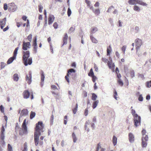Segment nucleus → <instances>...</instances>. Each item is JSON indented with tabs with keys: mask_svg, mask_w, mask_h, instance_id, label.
<instances>
[{
	"mask_svg": "<svg viewBox=\"0 0 151 151\" xmlns=\"http://www.w3.org/2000/svg\"><path fill=\"white\" fill-rule=\"evenodd\" d=\"M58 24L56 22H55L53 24V26L55 29L58 28Z\"/></svg>",
	"mask_w": 151,
	"mask_h": 151,
	"instance_id": "nucleus-61",
	"label": "nucleus"
},
{
	"mask_svg": "<svg viewBox=\"0 0 151 151\" xmlns=\"http://www.w3.org/2000/svg\"><path fill=\"white\" fill-rule=\"evenodd\" d=\"M131 113L134 116V126L136 127H137L139 125H140L141 122L140 116L136 114L135 110L133 109L132 110Z\"/></svg>",
	"mask_w": 151,
	"mask_h": 151,
	"instance_id": "nucleus-3",
	"label": "nucleus"
},
{
	"mask_svg": "<svg viewBox=\"0 0 151 151\" xmlns=\"http://www.w3.org/2000/svg\"><path fill=\"white\" fill-rule=\"evenodd\" d=\"M72 137L73 139V142L75 143L76 142L77 140V138L76 134L74 132H73L72 134Z\"/></svg>",
	"mask_w": 151,
	"mask_h": 151,
	"instance_id": "nucleus-31",
	"label": "nucleus"
},
{
	"mask_svg": "<svg viewBox=\"0 0 151 151\" xmlns=\"http://www.w3.org/2000/svg\"><path fill=\"white\" fill-rule=\"evenodd\" d=\"M28 114V111L27 109H24L21 111V113L20 115L19 119L21 117H22L23 116H26Z\"/></svg>",
	"mask_w": 151,
	"mask_h": 151,
	"instance_id": "nucleus-10",
	"label": "nucleus"
},
{
	"mask_svg": "<svg viewBox=\"0 0 151 151\" xmlns=\"http://www.w3.org/2000/svg\"><path fill=\"white\" fill-rule=\"evenodd\" d=\"M27 142H25L24 144V149L22 151H27Z\"/></svg>",
	"mask_w": 151,
	"mask_h": 151,
	"instance_id": "nucleus-36",
	"label": "nucleus"
},
{
	"mask_svg": "<svg viewBox=\"0 0 151 151\" xmlns=\"http://www.w3.org/2000/svg\"><path fill=\"white\" fill-rule=\"evenodd\" d=\"M41 74V83H40L41 86L42 87L44 85V81L45 80V76L44 74V72L43 70H41L40 71Z\"/></svg>",
	"mask_w": 151,
	"mask_h": 151,
	"instance_id": "nucleus-11",
	"label": "nucleus"
},
{
	"mask_svg": "<svg viewBox=\"0 0 151 151\" xmlns=\"http://www.w3.org/2000/svg\"><path fill=\"white\" fill-rule=\"evenodd\" d=\"M76 70L73 68H71L68 71V75L69 76V75L71 73H75L76 72Z\"/></svg>",
	"mask_w": 151,
	"mask_h": 151,
	"instance_id": "nucleus-24",
	"label": "nucleus"
},
{
	"mask_svg": "<svg viewBox=\"0 0 151 151\" xmlns=\"http://www.w3.org/2000/svg\"><path fill=\"white\" fill-rule=\"evenodd\" d=\"M126 48V46L125 45H124V46H123V47L122 48V52H123V53L124 54H125Z\"/></svg>",
	"mask_w": 151,
	"mask_h": 151,
	"instance_id": "nucleus-56",
	"label": "nucleus"
},
{
	"mask_svg": "<svg viewBox=\"0 0 151 151\" xmlns=\"http://www.w3.org/2000/svg\"><path fill=\"white\" fill-rule=\"evenodd\" d=\"M117 82L118 84L121 86H122L123 85L124 83L122 80L121 79H119L117 81Z\"/></svg>",
	"mask_w": 151,
	"mask_h": 151,
	"instance_id": "nucleus-35",
	"label": "nucleus"
},
{
	"mask_svg": "<svg viewBox=\"0 0 151 151\" xmlns=\"http://www.w3.org/2000/svg\"><path fill=\"white\" fill-rule=\"evenodd\" d=\"M102 60L105 63H107V64H108V60L107 59L104 58H101Z\"/></svg>",
	"mask_w": 151,
	"mask_h": 151,
	"instance_id": "nucleus-49",
	"label": "nucleus"
},
{
	"mask_svg": "<svg viewBox=\"0 0 151 151\" xmlns=\"http://www.w3.org/2000/svg\"><path fill=\"white\" fill-rule=\"evenodd\" d=\"M114 7L112 5L108 9L107 11V12H110L111 11V10L112 9L114 8Z\"/></svg>",
	"mask_w": 151,
	"mask_h": 151,
	"instance_id": "nucleus-59",
	"label": "nucleus"
},
{
	"mask_svg": "<svg viewBox=\"0 0 151 151\" xmlns=\"http://www.w3.org/2000/svg\"><path fill=\"white\" fill-rule=\"evenodd\" d=\"M91 99L94 101H96V100L97 97V95L95 93H92Z\"/></svg>",
	"mask_w": 151,
	"mask_h": 151,
	"instance_id": "nucleus-29",
	"label": "nucleus"
},
{
	"mask_svg": "<svg viewBox=\"0 0 151 151\" xmlns=\"http://www.w3.org/2000/svg\"><path fill=\"white\" fill-rule=\"evenodd\" d=\"M20 128L18 124V123H16V125L15 127V130L16 132L19 129H20Z\"/></svg>",
	"mask_w": 151,
	"mask_h": 151,
	"instance_id": "nucleus-55",
	"label": "nucleus"
},
{
	"mask_svg": "<svg viewBox=\"0 0 151 151\" xmlns=\"http://www.w3.org/2000/svg\"><path fill=\"white\" fill-rule=\"evenodd\" d=\"M112 50L111 45H110L107 47V55H110L111 52H112Z\"/></svg>",
	"mask_w": 151,
	"mask_h": 151,
	"instance_id": "nucleus-18",
	"label": "nucleus"
},
{
	"mask_svg": "<svg viewBox=\"0 0 151 151\" xmlns=\"http://www.w3.org/2000/svg\"><path fill=\"white\" fill-rule=\"evenodd\" d=\"M92 78V81L93 83H95L96 80L97 79V77L95 76L91 77Z\"/></svg>",
	"mask_w": 151,
	"mask_h": 151,
	"instance_id": "nucleus-57",
	"label": "nucleus"
},
{
	"mask_svg": "<svg viewBox=\"0 0 151 151\" xmlns=\"http://www.w3.org/2000/svg\"><path fill=\"white\" fill-rule=\"evenodd\" d=\"M75 29V28H73V27H71L69 30L68 33L71 34L72 32L74 31Z\"/></svg>",
	"mask_w": 151,
	"mask_h": 151,
	"instance_id": "nucleus-40",
	"label": "nucleus"
},
{
	"mask_svg": "<svg viewBox=\"0 0 151 151\" xmlns=\"http://www.w3.org/2000/svg\"><path fill=\"white\" fill-rule=\"evenodd\" d=\"M28 122L26 123V119H25L24 120L22 125L25 126L27 125V124Z\"/></svg>",
	"mask_w": 151,
	"mask_h": 151,
	"instance_id": "nucleus-62",
	"label": "nucleus"
},
{
	"mask_svg": "<svg viewBox=\"0 0 151 151\" xmlns=\"http://www.w3.org/2000/svg\"><path fill=\"white\" fill-rule=\"evenodd\" d=\"M115 65L114 63H112L111 64V70L113 72H114L115 71Z\"/></svg>",
	"mask_w": 151,
	"mask_h": 151,
	"instance_id": "nucleus-45",
	"label": "nucleus"
},
{
	"mask_svg": "<svg viewBox=\"0 0 151 151\" xmlns=\"http://www.w3.org/2000/svg\"><path fill=\"white\" fill-rule=\"evenodd\" d=\"M129 137L130 142L131 143L133 142L134 141V135L132 133H129Z\"/></svg>",
	"mask_w": 151,
	"mask_h": 151,
	"instance_id": "nucleus-15",
	"label": "nucleus"
},
{
	"mask_svg": "<svg viewBox=\"0 0 151 151\" xmlns=\"http://www.w3.org/2000/svg\"><path fill=\"white\" fill-rule=\"evenodd\" d=\"M133 9L134 11L137 12H139L140 10V9L139 7L136 5H134V6Z\"/></svg>",
	"mask_w": 151,
	"mask_h": 151,
	"instance_id": "nucleus-32",
	"label": "nucleus"
},
{
	"mask_svg": "<svg viewBox=\"0 0 151 151\" xmlns=\"http://www.w3.org/2000/svg\"><path fill=\"white\" fill-rule=\"evenodd\" d=\"M0 139L1 140H4L5 136L4 134V133H1L0 134Z\"/></svg>",
	"mask_w": 151,
	"mask_h": 151,
	"instance_id": "nucleus-51",
	"label": "nucleus"
},
{
	"mask_svg": "<svg viewBox=\"0 0 151 151\" xmlns=\"http://www.w3.org/2000/svg\"><path fill=\"white\" fill-rule=\"evenodd\" d=\"M36 115V113L35 112L31 111L30 113V118L31 119H33L35 117Z\"/></svg>",
	"mask_w": 151,
	"mask_h": 151,
	"instance_id": "nucleus-30",
	"label": "nucleus"
},
{
	"mask_svg": "<svg viewBox=\"0 0 151 151\" xmlns=\"http://www.w3.org/2000/svg\"><path fill=\"white\" fill-rule=\"evenodd\" d=\"M135 43L136 45V49L137 51L142 45V41L141 39L137 38L135 40Z\"/></svg>",
	"mask_w": 151,
	"mask_h": 151,
	"instance_id": "nucleus-8",
	"label": "nucleus"
},
{
	"mask_svg": "<svg viewBox=\"0 0 151 151\" xmlns=\"http://www.w3.org/2000/svg\"><path fill=\"white\" fill-rule=\"evenodd\" d=\"M55 17L53 15L50 14L49 16L48 19V24L49 25L51 24L53 22Z\"/></svg>",
	"mask_w": 151,
	"mask_h": 151,
	"instance_id": "nucleus-12",
	"label": "nucleus"
},
{
	"mask_svg": "<svg viewBox=\"0 0 151 151\" xmlns=\"http://www.w3.org/2000/svg\"><path fill=\"white\" fill-rule=\"evenodd\" d=\"M138 100L140 101H142L143 100V98L142 95L141 94L138 96Z\"/></svg>",
	"mask_w": 151,
	"mask_h": 151,
	"instance_id": "nucleus-37",
	"label": "nucleus"
},
{
	"mask_svg": "<svg viewBox=\"0 0 151 151\" xmlns=\"http://www.w3.org/2000/svg\"><path fill=\"white\" fill-rule=\"evenodd\" d=\"M69 76H68V73H67L66 74V75L65 77V79L66 81L68 83H69L70 82L69 80V79L68 78Z\"/></svg>",
	"mask_w": 151,
	"mask_h": 151,
	"instance_id": "nucleus-64",
	"label": "nucleus"
},
{
	"mask_svg": "<svg viewBox=\"0 0 151 151\" xmlns=\"http://www.w3.org/2000/svg\"><path fill=\"white\" fill-rule=\"evenodd\" d=\"M4 10L6 11L8 9V6L7 4L5 3L4 4Z\"/></svg>",
	"mask_w": 151,
	"mask_h": 151,
	"instance_id": "nucleus-60",
	"label": "nucleus"
},
{
	"mask_svg": "<svg viewBox=\"0 0 151 151\" xmlns=\"http://www.w3.org/2000/svg\"><path fill=\"white\" fill-rule=\"evenodd\" d=\"M37 36H35L33 40V47H37Z\"/></svg>",
	"mask_w": 151,
	"mask_h": 151,
	"instance_id": "nucleus-27",
	"label": "nucleus"
},
{
	"mask_svg": "<svg viewBox=\"0 0 151 151\" xmlns=\"http://www.w3.org/2000/svg\"><path fill=\"white\" fill-rule=\"evenodd\" d=\"M8 10L9 11L14 12L17 9V7L14 3H11L8 4Z\"/></svg>",
	"mask_w": 151,
	"mask_h": 151,
	"instance_id": "nucleus-6",
	"label": "nucleus"
},
{
	"mask_svg": "<svg viewBox=\"0 0 151 151\" xmlns=\"http://www.w3.org/2000/svg\"><path fill=\"white\" fill-rule=\"evenodd\" d=\"M146 132V131L145 129H144V128H143L142 131V134L143 136H144L145 135Z\"/></svg>",
	"mask_w": 151,
	"mask_h": 151,
	"instance_id": "nucleus-58",
	"label": "nucleus"
},
{
	"mask_svg": "<svg viewBox=\"0 0 151 151\" xmlns=\"http://www.w3.org/2000/svg\"><path fill=\"white\" fill-rule=\"evenodd\" d=\"M78 108V104L77 103V104H76V105L75 107L73 110V113L74 114H75L76 113L77 111V110Z\"/></svg>",
	"mask_w": 151,
	"mask_h": 151,
	"instance_id": "nucleus-33",
	"label": "nucleus"
},
{
	"mask_svg": "<svg viewBox=\"0 0 151 151\" xmlns=\"http://www.w3.org/2000/svg\"><path fill=\"white\" fill-rule=\"evenodd\" d=\"M31 44L30 42H25L24 41L23 42L22 49L24 50H27L28 48H30Z\"/></svg>",
	"mask_w": 151,
	"mask_h": 151,
	"instance_id": "nucleus-7",
	"label": "nucleus"
},
{
	"mask_svg": "<svg viewBox=\"0 0 151 151\" xmlns=\"http://www.w3.org/2000/svg\"><path fill=\"white\" fill-rule=\"evenodd\" d=\"M16 57H15L14 56L13 57H11L9 58L7 62V63L8 64H9L12 63L14 60L16 59Z\"/></svg>",
	"mask_w": 151,
	"mask_h": 151,
	"instance_id": "nucleus-17",
	"label": "nucleus"
},
{
	"mask_svg": "<svg viewBox=\"0 0 151 151\" xmlns=\"http://www.w3.org/2000/svg\"><path fill=\"white\" fill-rule=\"evenodd\" d=\"M112 142L114 146L116 145L117 142V138L115 135H114L113 136Z\"/></svg>",
	"mask_w": 151,
	"mask_h": 151,
	"instance_id": "nucleus-21",
	"label": "nucleus"
},
{
	"mask_svg": "<svg viewBox=\"0 0 151 151\" xmlns=\"http://www.w3.org/2000/svg\"><path fill=\"white\" fill-rule=\"evenodd\" d=\"M71 13H72V12H71V10L70 9V8L69 7L68 8V11H67V14H68V16L69 17L70 16V15L71 14Z\"/></svg>",
	"mask_w": 151,
	"mask_h": 151,
	"instance_id": "nucleus-42",
	"label": "nucleus"
},
{
	"mask_svg": "<svg viewBox=\"0 0 151 151\" xmlns=\"http://www.w3.org/2000/svg\"><path fill=\"white\" fill-rule=\"evenodd\" d=\"M22 128H20L19 130V134L20 135L23 134H26L28 133L27 127V125H22Z\"/></svg>",
	"mask_w": 151,
	"mask_h": 151,
	"instance_id": "nucleus-5",
	"label": "nucleus"
},
{
	"mask_svg": "<svg viewBox=\"0 0 151 151\" xmlns=\"http://www.w3.org/2000/svg\"><path fill=\"white\" fill-rule=\"evenodd\" d=\"M0 111L2 113H4V107L2 105L0 106Z\"/></svg>",
	"mask_w": 151,
	"mask_h": 151,
	"instance_id": "nucleus-53",
	"label": "nucleus"
},
{
	"mask_svg": "<svg viewBox=\"0 0 151 151\" xmlns=\"http://www.w3.org/2000/svg\"><path fill=\"white\" fill-rule=\"evenodd\" d=\"M13 79L14 81H18L19 77H18V74L15 73L13 75Z\"/></svg>",
	"mask_w": 151,
	"mask_h": 151,
	"instance_id": "nucleus-25",
	"label": "nucleus"
},
{
	"mask_svg": "<svg viewBox=\"0 0 151 151\" xmlns=\"http://www.w3.org/2000/svg\"><path fill=\"white\" fill-rule=\"evenodd\" d=\"M128 3L130 5H136L137 4L143 6H146L147 4L140 0H129Z\"/></svg>",
	"mask_w": 151,
	"mask_h": 151,
	"instance_id": "nucleus-4",
	"label": "nucleus"
},
{
	"mask_svg": "<svg viewBox=\"0 0 151 151\" xmlns=\"http://www.w3.org/2000/svg\"><path fill=\"white\" fill-rule=\"evenodd\" d=\"M5 64L3 62H1V69L4 68L5 67Z\"/></svg>",
	"mask_w": 151,
	"mask_h": 151,
	"instance_id": "nucleus-54",
	"label": "nucleus"
},
{
	"mask_svg": "<svg viewBox=\"0 0 151 151\" xmlns=\"http://www.w3.org/2000/svg\"><path fill=\"white\" fill-rule=\"evenodd\" d=\"M6 21V18H4L1 21H0V28L1 29H3L4 27L5 26Z\"/></svg>",
	"mask_w": 151,
	"mask_h": 151,
	"instance_id": "nucleus-14",
	"label": "nucleus"
},
{
	"mask_svg": "<svg viewBox=\"0 0 151 151\" xmlns=\"http://www.w3.org/2000/svg\"><path fill=\"white\" fill-rule=\"evenodd\" d=\"M23 97L24 99H27L29 97L30 93L28 90H25L23 93Z\"/></svg>",
	"mask_w": 151,
	"mask_h": 151,
	"instance_id": "nucleus-13",
	"label": "nucleus"
},
{
	"mask_svg": "<svg viewBox=\"0 0 151 151\" xmlns=\"http://www.w3.org/2000/svg\"><path fill=\"white\" fill-rule=\"evenodd\" d=\"M22 54V60L24 65L25 66H27L28 65H31L32 63V57L29 58L30 57L29 51H23Z\"/></svg>",
	"mask_w": 151,
	"mask_h": 151,
	"instance_id": "nucleus-1",
	"label": "nucleus"
},
{
	"mask_svg": "<svg viewBox=\"0 0 151 151\" xmlns=\"http://www.w3.org/2000/svg\"><path fill=\"white\" fill-rule=\"evenodd\" d=\"M147 87L150 88L151 87V80L149 81H147L146 83Z\"/></svg>",
	"mask_w": 151,
	"mask_h": 151,
	"instance_id": "nucleus-39",
	"label": "nucleus"
},
{
	"mask_svg": "<svg viewBox=\"0 0 151 151\" xmlns=\"http://www.w3.org/2000/svg\"><path fill=\"white\" fill-rule=\"evenodd\" d=\"M100 13V10L99 9H96L95 10V14L97 15H99Z\"/></svg>",
	"mask_w": 151,
	"mask_h": 151,
	"instance_id": "nucleus-46",
	"label": "nucleus"
},
{
	"mask_svg": "<svg viewBox=\"0 0 151 151\" xmlns=\"http://www.w3.org/2000/svg\"><path fill=\"white\" fill-rule=\"evenodd\" d=\"M88 107H87V108L85 110L84 114L85 116H87L88 115Z\"/></svg>",
	"mask_w": 151,
	"mask_h": 151,
	"instance_id": "nucleus-52",
	"label": "nucleus"
},
{
	"mask_svg": "<svg viewBox=\"0 0 151 151\" xmlns=\"http://www.w3.org/2000/svg\"><path fill=\"white\" fill-rule=\"evenodd\" d=\"M90 37L92 42L94 43H97L98 42L97 40L92 35L90 34Z\"/></svg>",
	"mask_w": 151,
	"mask_h": 151,
	"instance_id": "nucleus-20",
	"label": "nucleus"
},
{
	"mask_svg": "<svg viewBox=\"0 0 151 151\" xmlns=\"http://www.w3.org/2000/svg\"><path fill=\"white\" fill-rule=\"evenodd\" d=\"M7 146L8 151H13L12 146L10 144H8Z\"/></svg>",
	"mask_w": 151,
	"mask_h": 151,
	"instance_id": "nucleus-44",
	"label": "nucleus"
},
{
	"mask_svg": "<svg viewBox=\"0 0 151 151\" xmlns=\"http://www.w3.org/2000/svg\"><path fill=\"white\" fill-rule=\"evenodd\" d=\"M117 95V91L115 90H114V99L116 100H117V97L116 96Z\"/></svg>",
	"mask_w": 151,
	"mask_h": 151,
	"instance_id": "nucleus-41",
	"label": "nucleus"
},
{
	"mask_svg": "<svg viewBox=\"0 0 151 151\" xmlns=\"http://www.w3.org/2000/svg\"><path fill=\"white\" fill-rule=\"evenodd\" d=\"M99 102L98 100L94 101L92 107L93 109H95L97 106Z\"/></svg>",
	"mask_w": 151,
	"mask_h": 151,
	"instance_id": "nucleus-22",
	"label": "nucleus"
},
{
	"mask_svg": "<svg viewBox=\"0 0 151 151\" xmlns=\"http://www.w3.org/2000/svg\"><path fill=\"white\" fill-rule=\"evenodd\" d=\"M148 136L147 135H146L144 137V140L145 142H147L148 140Z\"/></svg>",
	"mask_w": 151,
	"mask_h": 151,
	"instance_id": "nucleus-63",
	"label": "nucleus"
},
{
	"mask_svg": "<svg viewBox=\"0 0 151 151\" xmlns=\"http://www.w3.org/2000/svg\"><path fill=\"white\" fill-rule=\"evenodd\" d=\"M32 35L31 34H30L27 37V39L30 42L32 40Z\"/></svg>",
	"mask_w": 151,
	"mask_h": 151,
	"instance_id": "nucleus-50",
	"label": "nucleus"
},
{
	"mask_svg": "<svg viewBox=\"0 0 151 151\" xmlns=\"http://www.w3.org/2000/svg\"><path fill=\"white\" fill-rule=\"evenodd\" d=\"M32 72L31 71H29V73L28 75L27 74L26 76V80L29 84H30L32 82Z\"/></svg>",
	"mask_w": 151,
	"mask_h": 151,
	"instance_id": "nucleus-9",
	"label": "nucleus"
},
{
	"mask_svg": "<svg viewBox=\"0 0 151 151\" xmlns=\"http://www.w3.org/2000/svg\"><path fill=\"white\" fill-rule=\"evenodd\" d=\"M98 28L96 27H93L92 28L91 31V34L92 35L93 34L95 33L96 32L98 31Z\"/></svg>",
	"mask_w": 151,
	"mask_h": 151,
	"instance_id": "nucleus-23",
	"label": "nucleus"
},
{
	"mask_svg": "<svg viewBox=\"0 0 151 151\" xmlns=\"http://www.w3.org/2000/svg\"><path fill=\"white\" fill-rule=\"evenodd\" d=\"M68 38V36L67 34L66 33L65 34L64 37L63 38V44L62 45L63 46L64 45H66L67 43V40Z\"/></svg>",
	"mask_w": 151,
	"mask_h": 151,
	"instance_id": "nucleus-16",
	"label": "nucleus"
},
{
	"mask_svg": "<svg viewBox=\"0 0 151 151\" xmlns=\"http://www.w3.org/2000/svg\"><path fill=\"white\" fill-rule=\"evenodd\" d=\"M53 120H54V116L52 114L51 116L50 119V124L52 125L53 124Z\"/></svg>",
	"mask_w": 151,
	"mask_h": 151,
	"instance_id": "nucleus-38",
	"label": "nucleus"
},
{
	"mask_svg": "<svg viewBox=\"0 0 151 151\" xmlns=\"http://www.w3.org/2000/svg\"><path fill=\"white\" fill-rule=\"evenodd\" d=\"M109 61L108 60V66L110 69L111 68V64L112 63V58L111 57H109Z\"/></svg>",
	"mask_w": 151,
	"mask_h": 151,
	"instance_id": "nucleus-26",
	"label": "nucleus"
},
{
	"mask_svg": "<svg viewBox=\"0 0 151 151\" xmlns=\"http://www.w3.org/2000/svg\"><path fill=\"white\" fill-rule=\"evenodd\" d=\"M19 47H16L14 52V53H13V56L15 57H16V56H17V51L19 49Z\"/></svg>",
	"mask_w": 151,
	"mask_h": 151,
	"instance_id": "nucleus-34",
	"label": "nucleus"
},
{
	"mask_svg": "<svg viewBox=\"0 0 151 151\" xmlns=\"http://www.w3.org/2000/svg\"><path fill=\"white\" fill-rule=\"evenodd\" d=\"M88 75L89 76H90L91 77H92L94 76H95L94 75V73L93 72L92 68H91L89 72V73L88 74Z\"/></svg>",
	"mask_w": 151,
	"mask_h": 151,
	"instance_id": "nucleus-28",
	"label": "nucleus"
},
{
	"mask_svg": "<svg viewBox=\"0 0 151 151\" xmlns=\"http://www.w3.org/2000/svg\"><path fill=\"white\" fill-rule=\"evenodd\" d=\"M85 2L87 4V6L88 7H90V6H91L90 5V4H91V1L88 0H85Z\"/></svg>",
	"mask_w": 151,
	"mask_h": 151,
	"instance_id": "nucleus-43",
	"label": "nucleus"
},
{
	"mask_svg": "<svg viewBox=\"0 0 151 151\" xmlns=\"http://www.w3.org/2000/svg\"><path fill=\"white\" fill-rule=\"evenodd\" d=\"M67 117L68 116L67 115H65V116L64 117V124L66 125V124L67 123Z\"/></svg>",
	"mask_w": 151,
	"mask_h": 151,
	"instance_id": "nucleus-47",
	"label": "nucleus"
},
{
	"mask_svg": "<svg viewBox=\"0 0 151 151\" xmlns=\"http://www.w3.org/2000/svg\"><path fill=\"white\" fill-rule=\"evenodd\" d=\"M144 136H142V145L143 147H145L147 145V142L144 140Z\"/></svg>",
	"mask_w": 151,
	"mask_h": 151,
	"instance_id": "nucleus-19",
	"label": "nucleus"
},
{
	"mask_svg": "<svg viewBox=\"0 0 151 151\" xmlns=\"http://www.w3.org/2000/svg\"><path fill=\"white\" fill-rule=\"evenodd\" d=\"M44 127L42 122L41 121H39L36 124L35 128V132L34 133V139L39 140V136L41 135L40 131L43 132L42 128Z\"/></svg>",
	"mask_w": 151,
	"mask_h": 151,
	"instance_id": "nucleus-2",
	"label": "nucleus"
},
{
	"mask_svg": "<svg viewBox=\"0 0 151 151\" xmlns=\"http://www.w3.org/2000/svg\"><path fill=\"white\" fill-rule=\"evenodd\" d=\"M39 11L40 12L42 13V9L43 8V6L41 5H39L38 6Z\"/></svg>",
	"mask_w": 151,
	"mask_h": 151,
	"instance_id": "nucleus-48",
	"label": "nucleus"
}]
</instances>
